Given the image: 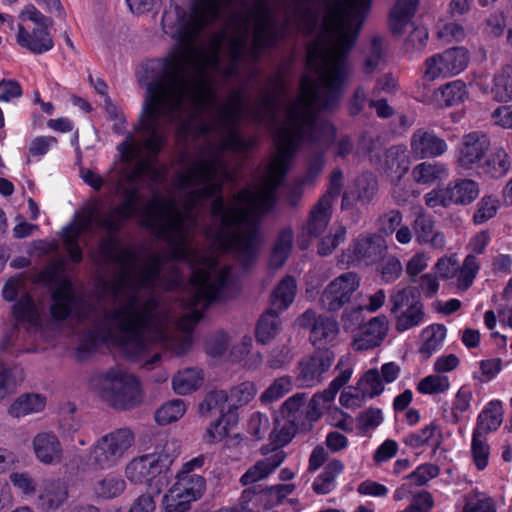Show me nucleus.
Wrapping results in <instances>:
<instances>
[{
	"mask_svg": "<svg viewBox=\"0 0 512 512\" xmlns=\"http://www.w3.org/2000/svg\"><path fill=\"white\" fill-rule=\"evenodd\" d=\"M335 355L329 349L318 350L304 357L297 367L296 382L299 387H314L318 385L323 375L329 370Z\"/></svg>",
	"mask_w": 512,
	"mask_h": 512,
	"instance_id": "nucleus-10",
	"label": "nucleus"
},
{
	"mask_svg": "<svg viewBox=\"0 0 512 512\" xmlns=\"http://www.w3.org/2000/svg\"><path fill=\"white\" fill-rule=\"evenodd\" d=\"M339 389L333 386V384H329L328 388L324 391L316 393L311 399L312 403V417L320 418L322 414V410L325 408L326 404L332 402L338 393Z\"/></svg>",
	"mask_w": 512,
	"mask_h": 512,
	"instance_id": "nucleus-54",
	"label": "nucleus"
},
{
	"mask_svg": "<svg viewBox=\"0 0 512 512\" xmlns=\"http://www.w3.org/2000/svg\"><path fill=\"white\" fill-rule=\"evenodd\" d=\"M450 382L447 376L429 375L420 380L417 390L421 394H440L447 391Z\"/></svg>",
	"mask_w": 512,
	"mask_h": 512,
	"instance_id": "nucleus-50",
	"label": "nucleus"
},
{
	"mask_svg": "<svg viewBox=\"0 0 512 512\" xmlns=\"http://www.w3.org/2000/svg\"><path fill=\"white\" fill-rule=\"evenodd\" d=\"M387 250L385 240L381 235L371 234L357 238L352 251L356 260L373 264L381 259Z\"/></svg>",
	"mask_w": 512,
	"mask_h": 512,
	"instance_id": "nucleus-17",
	"label": "nucleus"
},
{
	"mask_svg": "<svg viewBox=\"0 0 512 512\" xmlns=\"http://www.w3.org/2000/svg\"><path fill=\"white\" fill-rule=\"evenodd\" d=\"M402 222V214L398 210H390L378 219V230L381 234L391 235Z\"/></svg>",
	"mask_w": 512,
	"mask_h": 512,
	"instance_id": "nucleus-59",
	"label": "nucleus"
},
{
	"mask_svg": "<svg viewBox=\"0 0 512 512\" xmlns=\"http://www.w3.org/2000/svg\"><path fill=\"white\" fill-rule=\"evenodd\" d=\"M46 405V398L40 394L27 393L19 396L9 407L8 413L14 418L25 417L41 412Z\"/></svg>",
	"mask_w": 512,
	"mask_h": 512,
	"instance_id": "nucleus-29",
	"label": "nucleus"
},
{
	"mask_svg": "<svg viewBox=\"0 0 512 512\" xmlns=\"http://www.w3.org/2000/svg\"><path fill=\"white\" fill-rule=\"evenodd\" d=\"M437 429L438 426L434 422H431L419 431L409 434L405 438V444L412 448H419L433 437Z\"/></svg>",
	"mask_w": 512,
	"mask_h": 512,
	"instance_id": "nucleus-60",
	"label": "nucleus"
},
{
	"mask_svg": "<svg viewBox=\"0 0 512 512\" xmlns=\"http://www.w3.org/2000/svg\"><path fill=\"white\" fill-rule=\"evenodd\" d=\"M280 330L279 312L269 308L260 317L256 327L257 341L266 344L272 340Z\"/></svg>",
	"mask_w": 512,
	"mask_h": 512,
	"instance_id": "nucleus-39",
	"label": "nucleus"
},
{
	"mask_svg": "<svg viewBox=\"0 0 512 512\" xmlns=\"http://www.w3.org/2000/svg\"><path fill=\"white\" fill-rule=\"evenodd\" d=\"M499 208V201L492 195L483 196L476 205L473 215V222L482 225L492 219Z\"/></svg>",
	"mask_w": 512,
	"mask_h": 512,
	"instance_id": "nucleus-48",
	"label": "nucleus"
},
{
	"mask_svg": "<svg viewBox=\"0 0 512 512\" xmlns=\"http://www.w3.org/2000/svg\"><path fill=\"white\" fill-rule=\"evenodd\" d=\"M338 332V324L334 319L318 316V322L312 326L309 339L313 345H324L333 342Z\"/></svg>",
	"mask_w": 512,
	"mask_h": 512,
	"instance_id": "nucleus-36",
	"label": "nucleus"
},
{
	"mask_svg": "<svg viewBox=\"0 0 512 512\" xmlns=\"http://www.w3.org/2000/svg\"><path fill=\"white\" fill-rule=\"evenodd\" d=\"M303 430V428L295 423H289L287 420H283V424L277 421L275 428L274 443L277 447L288 444L295 434Z\"/></svg>",
	"mask_w": 512,
	"mask_h": 512,
	"instance_id": "nucleus-57",
	"label": "nucleus"
},
{
	"mask_svg": "<svg viewBox=\"0 0 512 512\" xmlns=\"http://www.w3.org/2000/svg\"><path fill=\"white\" fill-rule=\"evenodd\" d=\"M490 147L491 142L487 134L481 131L465 134L457 147V166L463 170H478Z\"/></svg>",
	"mask_w": 512,
	"mask_h": 512,
	"instance_id": "nucleus-9",
	"label": "nucleus"
},
{
	"mask_svg": "<svg viewBox=\"0 0 512 512\" xmlns=\"http://www.w3.org/2000/svg\"><path fill=\"white\" fill-rule=\"evenodd\" d=\"M203 373L197 368H185L178 371L172 378V388L179 395H186L200 388Z\"/></svg>",
	"mask_w": 512,
	"mask_h": 512,
	"instance_id": "nucleus-32",
	"label": "nucleus"
},
{
	"mask_svg": "<svg viewBox=\"0 0 512 512\" xmlns=\"http://www.w3.org/2000/svg\"><path fill=\"white\" fill-rule=\"evenodd\" d=\"M503 421V408L499 400L490 401L477 417L474 433L487 435L496 431Z\"/></svg>",
	"mask_w": 512,
	"mask_h": 512,
	"instance_id": "nucleus-24",
	"label": "nucleus"
},
{
	"mask_svg": "<svg viewBox=\"0 0 512 512\" xmlns=\"http://www.w3.org/2000/svg\"><path fill=\"white\" fill-rule=\"evenodd\" d=\"M506 27V19L503 13H491L483 23L484 32L490 37H499L503 34Z\"/></svg>",
	"mask_w": 512,
	"mask_h": 512,
	"instance_id": "nucleus-61",
	"label": "nucleus"
},
{
	"mask_svg": "<svg viewBox=\"0 0 512 512\" xmlns=\"http://www.w3.org/2000/svg\"><path fill=\"white\" fill-rule=\"evenodd\" d=\"M410 147L416 159L439 157L448 150V144L443 138L425 129H417L412 134Z\"/></svg>",
	"mask_w": 512,
	"mask_h": 512,
	"instance_id": "nucleus-12",
	"label": "nucleus"
},
{
	"mask_svg": "<svg viewBox=\"0 0 512 512\" xmlns=\"http://www.w3.org/2000/svg\"><path fill=\"white\" fill-rule=\"evenodd\" d=\"M23 379L24 372L21 367H10L0 362V399L10 394Z\"/></svg>",
	"mask_w": 512,
	"mask_h": 512,
	"instance_id": "nucleus-42",
	"label": "nucleus"
},
{
	"mask_svg": "<svg viewBox=\"0 0 512 512\" xmlns=\"http://www.w3.org/2000/svg\"><path fill=\"white\" fill-rule=\"evenodd\" d=\"M387 47L382 36L374 35L364 52L362 71L364 74H372L381 69L386 62Z\"/></svg>",
	"mask_w": 512,
	"mask_h": 512,
	"instance_id": "nucleus-23",
	"label": "nucleus"
},
{
	"mask_svg": "<svg viewBox=\"0 0 512 512\" xmlns=\"http://www.w3.org/2000/svg\"><path fill=\"white\" fill-rule=\"evenodd\" d=\"M358 191V200L361 202H369L375 195L377 190V182L372 174H363L356 181Z\"/></svg>",
	"mask_w": 512,
	"mask_h": 512,
	"instance_id": "nucleus-58",
	"label": "nucleus"
},
{
	"mask_svg": "<svg viewBox=\"0 0 512 512\" xmlns=\"http://www.w3.org/2000/svg\"><path fill=\"white\" fill-rule=\"evenodd\" d=\"M396 316V330L404 332L422 323L424 318L423 305L419 302L400 311Z\"/></svg>",
	"mask_w": 512,
	"mask_h": 512,
	"instance_id": "nucleus-43",
	"label": "nucleus"
},
{
	"mask_svg": "<svg viewBox=\"0 0 512 512\" xmlns=\"http://www.w3.org/2000/svg\"><path fill=\"white\" fill-rule=\"evenodd\" d=\"M158 174L146 161H139L129 172H122L115 183L121 203L115 205L110 196L97 197L85 204L73 224L63 230V242L73 262L82 260L79 247L81 235L93 239L98 231L108 234L99 245L103 264L118 267L114 281L106 283L113 298V308H97L83 303L72 282L57 278L51 287L50 316L47 320L30 296H23L13 306L17 324L30 332L45 333L74 315L88 330L79 335L76 356L85 359L102 343L113 342L130 359L143 362L152 369L161 359L159 348L175 355L185 354L191 347L189 332L203 317L204 310L214 301L230 295L234 280L230 266L220 267L213 258L206 259V267L193 271L191 291L181 299L184 313L177 318L160 304L157 286L175 289L181 283L176 267L171 268L170 279L162 274L163 255L150 252L145 257L134 247L118 248L113 234L138 211V181Z\"/></svg>",
	"mask_w": 512,
	"mask_h": 512,
	"instance_id": "nucleus-2",
	"label": "nucleus"
},
{
	"mask_svg": "<svg viewBox=\"0 0 512 512\" xmlns=\"http://www.w3.org/2000/svg\"><path fill=\"white\" fill-rule=\"evenodd\" d=\"M180 452L179 442L164 436L155 438L154 450L133 458L125 467V477L135 484H146L160 494L169 483L170 466Z\"/></svg>",
	"mask_w": 512,
	"mask_h": 512,
	"instance_id": "nucleus-3",
	"label": "nucleus"
},
{
	"mask_svg": "<svg viewBox=\"0 0 512 512\" xmlns=\"http://www.w3.org/2000/svg\"><path fill=\"white\" fill-rule=\"evenodd\" d=\"M360 286V277L355 272H345L333 279L323 289L319 297L322 309L335 312L350 302L352 295Z\"/></svg>",
	"mask_w": 512,
	"mask_h": 512,
	"instance_id": "nucleus-7",
	"label": "nucleus"
},
{
	"mask_svg": "<svg viewBox=\"0 0 512 512\" xmlns=\"http://www.w3.org/2000/svg\"><path fill=\"white\" fill-rule=\"evenodd\" d=\"M424 334L426 338L420 352L429 357L441 347L446 337V328L443 325L431 326L424 331Z\"/></svg>",
	"mask_w": 512,
	"mask_h": 512,
	"instance_id": "nucleus-49",
	"label": "nucleus"
},
{
	"mask_svg": "<svg viewBox=\"0 0 512 512\" xmlns=\"http://www.w3.org/2000/svg\"><path fill=\"white\" fill-rule=\"evenodd\" d=\"M358 387L362 398L372 399L379 396L384 391V383L377 369L366 371L358 382Z\"/></svg>",
	"mask_w": 512,
	"mask_h": 512,
	"instance_id": "nucleus-41",
	"label": "nucleus"
},
{
	"mask_svg": "<svg viewBox=\"0 0 512 512\" xmlns=\"http://www.w3.org/2000/svg\"><path fill=\"white\" fill-rule=\"evenodd\" d=\"M346 235V229L340 227L335 234L328 235L321 240L318 246V253L321 256L330 255L336 247L344 241Z\"/></svg>",
	"mask_w": 512,
	"mask_h": 512,
	"instance_id": "nucleus-63",
	"label": "nucleus"
},
{
	"mask_svg": "<svg viewBox=\"0 0 512 512\" xmlns=\"http://www.w3.org/2000/svg\"><path fill=\"white\" fill-rule=\"evenodd\" d=\"M9 479L13 486L26 496H32L36 493L37 483L27 472L11 473Z\"/></svg>",
	"mask_w": 512,
	"mask_h": 512,
	"instance_id": "nucleus-56",
	"label": "nucleus"
},
{
	"mask_svg": "<svg viewBox=\"0 0 512 512\" xmlns=\"http://www.w3.org/2000/svg\"><path fill=\"white\" fill-rule=\"evenodd\" d=\"M186 411L185 402L181 399H173L164 403L155 412V420L160 425H167L180 419Z\"/></svg>",
	"mask_w": 512,
	"mask_h": 512,
	"instance_id": "nucleus-44",
	"label": "nucleus"
},
{
	"mask_svg": "<svg viewBox=\"0 0 512 512\" xmlns=\"http://www.w3.org/2000/svg\"><path fill=\"white\" fill-rule=\"evenodd\" d=\"M468 61V53L464 48L446 49L425 60L423 78L427 81H434L439 78L455 76L467 67Z\"/></svg>",
	"mask_w": 512,
	"mask_h": 512,
	"instance_id": "nucleus-6",
	"label": "nucleus"
},
{
	"mask_svg": "<svg viewBox=\"0 0 512 512\" xmlns=\"http://www.w3.org/2000/svg\"><path fill=\"white\" fill-rule=\"evenodd\" d=\"M205 486L203 477L176 480L163 498L165 512H186L190 509L191 503L202 496Z\"/></svg>",
	"mask_w": 512,
	"mask_h": 512,
	"instance_id": "nucleus-8",
	"label": "nucleus"
},
{
	"mask_svg": "<svg viewBox=\"0 0 512 512\" xmlns=\"http://www.w3.org/2000/svg\"><path fill=\"white\" fill-rule=\"evenodd\" d=\"M294 242V234L290 228L280 231L273 246L269 264L272 268L278 269L284 265L289 257Z\"/></svg>",
	"mask_w": 512,
	"mask_h": 512,
	"instance_id": "nucleus-33",
	"label": "nucleus"
},
{
	"mask_svg": "<svg viewBox=\"0 0 512 512\" xmlns=\"http://www.w3.org/2000/svg\"><path fill=\"white\" fill-rule=\"evenodd\" d=\"M412 175L417 183L431 184L437 180L447 178L449 169L443 163L422 162L413 168Z\"/></svg>",
	"mask_w": 512,
	"mask_h": 512,
	"instance_id": "nucleus-35",
	"label": "nucleus"
},
{
	"mask_svg": "<svg viewBox=\"0 0 512 512\" xmlns=\"http://www.w3.org/2000/svg\"><path fill=\"white\" fill-rule=\"evenodd\" d=\"M239 0H195L189 19L183 11H166L162 16L163 31L176 41V47L164 58L152 59L142 65L138 81L146 88L140 120L136 132L117 146L122 161L130 164L145 149L156 154L160 151L168 127L176 129L179 137H186L194 122L199 135L214 134L199 158L187 167H228L224 152H246L257 140L245 138L238 125L245 113V100L241 91H234L228 101L218 105L208 69H218L219 53L226 32L213 38L209 50L195 46L201 31L219 19L223 11L230 10ZM295 17L278 25L265 0H258L247 13H233L231 21L235 34L228 39L230 64L226 77L238 75L239 63L247 50L248 36L253 27L251 55L254 60L273 48L289 33L292 25L302 26L311 34L324 15L321 30L307 53L309 74L302 77L300 95L288 107L283 124L274 133L277 154L268 167H289L295 151L302 142H311L328 148L336 136L335 127L328 121H318L320 110H333L339 101L347 80V57L355 44L371 0H299Z\"/></svg>",
	"mask_w": 512,
	"mask_h": 512,
	"instance_id": "nucleus-1",
	"label": "nucleus"
},
{
	"mask_svg": "<svg viewBox=\"0 0 512 512\" xmlns=\"http://www.w3.org/2000/svg\"><path fill=\"white\" fill-rule=\"evenodd\" d=\"M49 27L26 28L18 26L17 43L34 54H43L53 48L54 42L48 32Z\"/></svg>",
	"mask_w": 512,
	"mask_h": 512,
	"instance_id": "nucleus-16",
	"label": "nucleus"
},
{
	"mask_svg": "<svg viewBox=\"0 0 512 512\" xmlns=\"http://www.w3.org/2000/svg\"><path fill=\"white\" fill-rule=\"evenodd\" d=\"M495 501L485 493L473 491L464 498L461 512H496Z\"/></svg>",
	"mask_w": 512,
	"mask_h": 512,
	"instance_id": "nucleus-46",
	"label": "nucleus"
},
{
	"mask_svg": "<svg viewBox=\"0 0 512 512\" xmlns=\"http://www.w3.org/2000/svg\"><path fill=\"white\" fill-rule=\"evenodd\" d=\"M344 464L333 459L329 461L323 471L316 477L312 484V489L316 494L325 495L336 488V479L343 472Z\"/></svg>",
	"mask_w": 512,
	"mask_h": 512,
	"instance_id": "nucleus-27",
	"label": "nucleus"
},
{
	"mask_svg": "<svg viewBox=\"0 0 512 512\" xmlns=\"http://www.w3.org/2000/svg\"><path fill=\"white\" fill-rule=\"evenodd\" d=\"M90 386L104 402L116 410L133 409L142 402L138 379L120 368H111L95 375Z\"/></svg>",
	"mask_w": 512,
	"mask_h": 512,
	"instance_id": "nucleus-4",
	"label": "nucleus"
},
{
	"mask_svg": "<svg viewBox=\"0 0 512 512\" xmlns=\"http://www.w3.org/2000/svg\"><path fill=\"white\" fill-rule=\"evenodd\" d=\"M451 205H468L479 195V184L472 179L457 178L445 187Z\"/></svg>",
	"mask_w": 512,
	"mask_h": 512,
	"instance_id": "nucleus-21",
	"label": "nucleus"
},
{
	"mask_svg": "<svg viewBox=\"0 0 512 512\" xmlns=\"http://www.w3.org/2000/svg\"><path fill=\"white\" fill-rule=\"evenodd\" d=\"M358 422L363 429H375L383 422L382 410L371 407L359 414Z\"/></svg>",
	"mask_w": 512,
	"mask_h": 512,
	"instance_id": "nucleus-64",
	"label": "nucleus"
},
{
	"mask_svg": "<svg viewBox=\"0 0 512 512\" xmlns=\"http://www.w3.org/2000/svg\"><path fill=\"white\" fill-rule=\"evenodd\" d=\"M389 322L386 316L373 317L361 326L354 336L352 347L355 351H365L381 345L387 336Z\"/></svg>",
	"mask_w": 512,
	"mask_h": 512,
	"instance_id": "nucleus-11",
	"label": "nucleus"
},
{
	"mask_svg": "<svg viewBox=\"0 0 512 512\" xmlns=\"http://www.w3.org/2000/svg\"><path fill=\"white\" fill-rule=\"evenodd\" d=\"M390 302L392 304L391 313L394 315L419 303L410 287L395 289L390 296Z\"/></svg>",
	"mask_w": 512,
	"mask_h": 512,
	"instance_id": "nucleus-52",
	"label": "nucleus"
},
{
	"mask_svg": "<svg viewBox=\"0 0 512 512\" xmlns=\"http://www.w3.org/2000/svg\"><path fill=\"white\" fill-rule=\"evenodd\" d=\"M480 265L476 256L469 254L465 257L462 266L457 269L455 276L457 277L458 289L465 291L473 283Z\"/></svg>",
	"mask_w": 512,
	"mask_h": 512,
	"instance_id": "nucleus-45",
	"label": "nucleus"
},
{
	"mask_svg": "<svg viewBox=\"0 0 512 512\" xmlns=\"http://www.w3.org/2000/svg\"><path fill=\"white\" fill-rule=\"evenodd\" d=\"M511 164L512 161L506 149L502 146H496L489 155L485 156L478 171L486 177L500 179L509 173Z\"/></svg>",
	"mask_w": 512,
	"mask_h": 512,
	"instance_id": "nucleus-19",
	"label": "nucleus"
},
{
	"mask_svg": "<svg viewBox=\"0 0 512 512\" xmlns=\"http://www.w3.org/2000/svg\"><path fill=\"white\" fill-rule=\"evenodd\" d=\"M437 37L445 43L461 42L465 39L466 32L461 24L450 22L438 29Z\"/></svg>",
	"mask_w": 512,
	"mask_h": 512,
	"instance_id": "nucleus-55",
	"label": "nucleus"
},
{
	"mask_svg": "<svg viewBox=\"0 0 512 512\" xmlns=\"http://www.w3.org/2000/svg\"><path fill=\"white\" fill-rule=\"evenodd\" d=\"M491 94L498 102L512 101V66L504 65L493 77Z\"/></svg>",
	"mask_w": 512,
	"mask_h": 512,
	"instance_id": "nucleus-37",
	"label": "nucleus"
},
{
	"mask_svg": "<svg viewBox=\"0 0 512 512\" xmlns=\"http://www.w3.org/2000/svg\"><path fill=\"white\" fill-rule=\"evenodd\" d=\"M296 288V281L293 277H284L271 295L270 308L279 313L286 310L294 301Z\"/></svg>",
	"mask_w": 512,
	"mask_h": 512,
	"instance_id": "nucleus-28",
	"label": "nucleus"
},
{
	"mask_svg": "<svg viewBox=\"0 0 512 512\" xmlns=\"http://www.w3.org/2000/svg\"><path fill=\"white\" fill-rule=\"evenodd\" d=\"M472 400V392L469 389L461 388L457 392L455 396V400L453 402L452 412H451V421L454 424H458L462 415L467 412L470 408Z\"/></svg>",
	"mask_w": 512,
	"mask_h": 512,
	"instance_id": "nucleus-53",
	"label": "nucleus"
},
{
	"mask_svg": "<svg viewBox=\"0 0 512 512\" xmlns=\"http://www.w3.org/2000/svg\"><path fill=\"white\" fill-rule=\"evenodd\" d=\"M416 239L420 244L428 243L435 249L445 246V236L440 231L434 230V222L430 217L419 215L414 222Z\"/></svg>",
	"mask_w": 512,
	"mask_h": 512,
	"instance_id": "nucleus-26",
	"label": "nucleus"
},
{
	"mask_svg": "<svg viewBox=\"0 0 512 512\" xmlns=\"http://www.w3.org/2000/svg\"><path fill=\"white\" fill-rule=\"evenodd\" d=\"M286 454L282 450H274L273 453L262 460L257 461L242 476L240 482L250 485L267 478L285 460Z\"/></svg>",
	"mask_w": 512,
	"mask_h": 512,
	"instance_id": "nucleus-20",
	"label": "nucleus"
},
{
	"mask_svg": "<svg viewBox=\"0 0 512 512\" xmlns=\"http://www.w3.org/2000/svg\"><path fill=\"white\" fill-rule=\"evenodd\" d=\"M292 389V379L289 376H282L274 380V382L262 393L260 399L262 402H273Z\"/></svg>",
	"mask_w": 512,
	"mask_h": 512,
	"instance_id": "nucleus-51",
	"label": "nucleus"
},
{
	"mask_svg": "<svg viewBox=\"0 0 512 512\" xmlns=\"http://www.w3.org/2000/svg\"><path fill=\"white\" fill-rule=\"evenodd\" d=\"M419 0H397L389 14V27L394 35L401 34L412 21Z\"/></svg>",
	"mask_w": 512,
	"mask_h": 512,
	"instance_id": "nucleus-22",
	"label": "nucleus"
},
{
	"mask_svg": "<svg viewBox=\"0 0 512 512\" xmlns=\"http://www.w3.org/2000/svg\"><path fill=\"white\" fill-rule=\"evenodd\" d=\"M257 394V388L253 382L245 381L230 389L227 393L229 409L233 412L249 404Z\"/></svg>",
	"mask_w": 512,
	"mask_h": 512,
	"instance_id": "nucleus-40",
	"label": "nucleus"
},
{
	"mask_svg": "<svg viewBox=\"0 0 512 512\" xmlns=\"http://www.w3.org/2000/svg\"><path fill=\"white\" fill-rule=\"evenodd\" d=\"M135 442V434L128 427L114 429L99 437L89 448L88 465L97 471L116 467Z\"/></svg>",
	"mask_w": 512,
	"mask_h": 512,
	"instance_id": "nucleus-5",
	"label": "nucleus"
},
{
	"mask_svg": "<svg viewBox=\"0 0 512 512\" xmlns=\"http://www.w3.org/2000/svg\"><path fill=\"white\" fill-rule=\"evenodd\" d=\"M331 209L332 203L329 202V197H321L311 210L306 226L310 236L318 237L326 230L331 218Z\"/></svg>",
	"mask_w": 512,
	"mask_h": 512,
	"instance_id": "nucleus-25",
	"label": "nucleus"
},
{
	"mask_svg": "<svg viewBox=\"0 0 512 512\" xmlns=\"http://www.w3.org/2000/svg\"><path fill=\"white\" fill-rule=\"evenodd\" d=\"M199 413L201 416L218 415V418L221 419L227 413H232L231 409H229L227 392L224 390H213L207 393L199 404Z\"/></svg>",
	"mask_w": 512,
	"mask_h": 512,
	"instance_id": "nucleus-31",
	"label": "nucleus"
},
{
	"mask_svg": "<svg viewBox=\"0 0 512 512\" xmlns=\"http://www.w3.org/2000/svg\"><path fill=\"white\" fill-rule=\"evenodd\" d=\"M248 114L253 122L269 130L276 127L278 118V98L270 91H263L260 98L249 108Z\"/></svg>",
	"mask_w": 512,
	"mask_h": 512,
	"instance_id": "nucleus-15",
	"label": "nucleus"
},
{
	"mask_svg": "<svg viewBox=\"0 0 512 512\" xmlns=\"http://www.w3.org/2000/svg\"><path fill=\"white\" fill-rule=\"evenodd\" d=\"M33 448L36 458L44 464H56L62 459V445L52 432L38 433L33 439Z\"/></svg>",
	"mask_w": 512,
	"mask_h": 512,
	"instance_id": "nucleus-18",
	"label": "nucleus"
},
{
	"mask_svg": "<svg viewBox=\"0 0 512 512\" xmlns=\"http://www.w3.org/2000/svg\"><path fill=\"white\" fill-rule=\"evenodd\" d=\"M126 481L118 475L107 474L96 481L93 487L96 497L110 500L120 496L126 489Z\"/></svg>",
	"mask_w": 512,
	"mask_h": 512,
	"instance_id": "nucleus-38",
	"label": "nucleus"
},
{
	"mask_svg": "<svg viewBox=\"0 0 512 512\" xmlns=\"http://www.w3.org/2000/svg\"><path fill=\"white\" fill-rule=\"evenodd\" d=\"M439 474L438 466L434 464H424L417 467L407 478L414 481L418 486L426 484L429 480L437 477Z\"/></svg>",
	"mask_w": 512,
	"mask_h": 512,
	"instance_id": "nucleus-62",
	"label": "nucleus"
},
{
	"mask_svg": "<svg viewBox=\"0 0 512 512\" xmlns=\"http://www.w3.org/2000/svg\"><path fill=\"white\" fill-rule=\"evenodd\" d=\"M410 159L403 146H392L385 153L384 168L386 172L400 178L409 169Z\"/></svg>",
	"mask_w": 512,
	"mask_h": 512,
	"instance_id": "nucleus-34",
	"label": "nucleus"
},
{
	"mask_svg": "<svg viewBox=\"0 0 512 512\" xmlns=\"http://www.w3.org/2000/svg\"><path fill=\"white\" fill-rule=\"evenodd\" d=\"M471 456L478 470H484L489 462L490 447L485 435L472 433Z\"/></svg>",
	"mask_w": 512,
	"mask_h": 512,
	"instance_id": "nucleus-47",
	"label": "nucleus"
},
{
	"mask_svg": "<svg viewBox=\"0 0 512 512\" xmlns=\"http://www.w3.org/2000/svg\"><path fill=\"white\" fill-rule=\"evenodd\" d=\"M312 403L306 400L305 393H296L289 397L281 406V415L283 420L289 423H295L307 430L312 422L317 421L319 418H314L312 415Z\"/></svg>",
	"mask_w": 512,
	"mask_h": 512,
	"instance_id": "nucleus-14",
	"label": "nucleus"
},
{
	"mask_svg": "<svg viewBox=\"0 0 512 512\" xmlns=\"http://www.w3.org/2000/svg\"><path fill=\"white\" fill-rule=\"evenodd\" d=\"M69 498L68 483L62 478L43 480L39 495L38 507L44 512L58 510Z\"/></svg>",
	"mask_w": 512,
	"mask_h": 512,
	"instance_id": "nucleus-13",
	"label": "nucleus"
},
{
	"mask_svg": "<svg viewBox=\"0 0 512 512\" xmlns=\"http://www.w3.org/2000/svg\"><path fill=\"white\" fill-rule=\"evenodd\" d=\"M467 95L466 84L461 80L446 83L434 92V98L438 105L445 107L462 103Z\"/></svg>",
	"mask_w": 512,
	"mask_h": 512,
	"instance_id": "nucleus-30",
	"label": "nucleus"
}]
</instances>
